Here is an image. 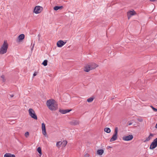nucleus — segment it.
Instances as JSON below:
<instances>
[{
  "instance_id": "1",
  "label": "nucleus",
  "mask_w": 157,
  "mask_h": 157,
  "mask_svg": "<svg viewBox=\"0 0 157 157\" xmlns=\"http://www.w3.org/2000/svg\"><path fill=\"white\" fill-rule=\"evenodd\" d=\"M46 105L48 108L51 111H56L58 109L57 102L53 99L48 100L46 101Z\"/></svg>"
},
{
  "instance_id": "2",
  "label": "nucleus",
  "mask_w": 157,
  "mask_h": 157,
  "mask_svg": "<svg viewBox=\"0 0 157 157\" xmlns=\"http://www.w3.org/2000/svg\"><path fill=\"white\" fill-rule=\"evenodd\" d=\"M8 44L6 41H5L0 49V54L6 53L7 51Z\"/></svg>"
},
{
  "instance_id": "3",
  "label": "nucleus",
  "mask_w": 157,
  "mask_h": 157,
  "mask_svg": "<svg viewBox=\"0 0 157 157\" xmlns=\"http://www.w3.org/2000/svg\"><path fill=\"white\" fill-rule=\"evenodd\" d=\"M118 128L116 127L115 128L114 133L113 135L112 138L110 140L111 142L116 140L117 138L118 137Z\"/></svg>"
},
{
  "instance_id": "4",
  "label": "nucleus",
  "mask_w": 157,
  "mask_h": 157,
  "mask_svg": "<svg viewBox=\"0 0 157 157\" xmlns=\"http://www.w3.org/2000/svg\"><path fill=\"white\" fill-rule=\"evenodd\" d=\"M30 116L34 119H37V116L36 115L35 111L32 109L30 108L28 110Z\"/></svg>"
},
{
  "instance_id": "5",
  "label": "nucleus",
  "mask_w": 157,
  "mask_h": 157,
  "mask_svg": "<svg viewBox=\"0 0 157 157\" xmlns=\"http://www.w3.org/2000/svg\"><path fill=\"white\" fill-rule=\"evenodd\" d=\"M157 146V138L155 139L151 144L150 146V149L153 150Z\"/></svg>"
},
{
  "instance_id": "6",
  "label": "nucleus",
  "mask_w": 157,
  "mask_h": 157,
  "mask_svg": "<svg viewBox=\"0 0 157 157\" xmlns=\"http://www.w3.org/2000/svg\"><path fill=\"white\" fill-rule=\"evenodd\" d=\"M42 7L39 6H36L34 10V12L36 14L40 13L42 10Z\"/></svg>"
},
{
  "instance_id": "7",
  "label": "nucleus",
  "mask_w": 157,
  "mask_h": 157,
  "mask_svg": "<svg viewBox=\"0 0 157 157\" xmlns=\"http://www.w3.org/2000/svg\"><path fill=\"white\" fill-rule=\"evenodd\" d=\"M136 14V13L134 10L129 11L127 13V15L128 19H129L132 16Z\"/></svg>"
},
{
  "instance_id": "8",
  "label": "nucleus",
  "mask_w": 157,
  "mask_h": 157,
  "mask_svg": "<svg viewBox=\"0 0 157 157\" xmlns=\"http://www.w3.org/2000/svg\"><path fill=\"white\" fill-rule=\"evenodd\" d=\"M133 138V136L132 135H129L128 136H125L123 137V140L125 141H129L132 140Z\"/></svg>"
},
{
  "instance_id": "9",
  "label": "nucleus",
  "mask_w": 157,
  "mask_h": 157,
  "mask_svg": "<svg viewBox=\"0 0 157 157\" xmlns=\"http://www.w3.org/2000/svg\"><path fill=\"white\" fill-rule=\"evenodd\" d=\"M66 43V41H63L62 40H60L58 41L57 43V45L58 47L61 48Z\"/></svg>"
},
{
  "instance_id": "10",
  "label": "nucleus",
  "mask_w": 157,
  "mask_h": 157,
  "mask_svg": "<svg viewBox=\"0 0 157 157\" xmlns=\"http://www.w3.org/2000/svg\"><path fill=\"white\" fill-rule=\"evenodd\" d=\"M41 129L42 131V134L45 136L47 135V133L46 131V128L45 124L44 123H42L41 124Z\"/></svg>"
},
{
  "instance_id": "11",
  "label": "nucleus",
  "mask_w": 157,
  "mask_h": 157,
  "mask_svg": "<svg viewBox=\"0 0 157 157\" xmlns=\"http://www.w3.org/2000/svg\"><path fill=\"white\" fill-rule=\"evenodd\" d=\"M155 134L151 133L148 137L146 138L145 140L144 141V142H146L149 141L151 140L152 139V138L155 136Z\"/></svg>"
},
{
  "instance_id": "12",
  "label": "nucleus",
  "mask_w": 157,
  "mask_h": 157,
  "mask_svg": "<svg viewBox=\"0 0 157 157\" xmlns=\"http://www.w3.org/2000/svg\"><path fill=\"white\" fill-rule=\"evenodd\" d=\"M71 110V109H60L59 110V112L62 114H64L70 112Z\"/></svg>"
},
{
  "instance_id": "13",
  "label": "nucleus",
  "mask_w": 157,
  "mask_h": 157,
  "mask_svg": "<svg viewBox=\"0 0 157 157\" xmlns=\"http://www.w3.org/2000/svg\"><path fill=\"white\" fill-rule=\"evenodd\" d=\"M89 65L90 67V69H91V70L94 69L98 66V65L94 63H91Z\"/></svg>"
},
{
  "instance_id": "14",
  "label": "nucleus",
  "mask_w": 157,
  "mask_h": 157,
  "mask_svg": "<svg viewBox=\"0 0 157 157\" xmlns=\"http://www.w3.org/2000/svg\"><path fill=\"white\" fill-rule=\"evenodd\" d=\"M14 154H12L10 153H6L4 155V157H15Z\"/></svg>"
},
{
  "instance_id": "15",
  "label": "nucleus",
  "mask_w": 157,
  "mask_h": 157,
  "mask_svg": "<svg viewBox=\"0 0 157 157\" xmlns=\"http://www.w3.org/2000/svg\"><path fill=\"white\" fill-rule=\"evenodd\" d=\"M25 36L24 34H22L19 35L18 37V39L19 41H20L21 40H23L25 38Z\"/></svg>"
},
{
  "instance_id": "16",
  "label": "nucleus",
  "mask_w": 157,
  "mask_h": 157,
  "mask_svg": "<svg viewBox=\"0 0 157 157\" xmlns=\"http://www.w3.org/2000/svg\"><path fill=\"white\" fill-rule=\"evenodd\" d=\"M90 66L89 64L87 65L85 67L84 69V71L87 72L91 70V69H90Z\"/></svg>"
},
{
  "instance_id": "17",
  "label": "nucleus",
  "mask_w": 157,
  "mask_h": 157,
  "mask_svg": "<svg viewBox=\"0 0 157 157\" xmlns=\"http://www.w3.org/2000/svg\"><path fill=\"white\" fill-rule=\"evenodd\" d=\"M104 150L102 149L98 150L97 152V154L99 155H102L104 153Z\"/></svg>"
},
{
  "instance_id": "18",
  "label": "nucleus",
  "mask_w": 157,
  "mask_h": 157,
  "mask_svg": "<svg viewBox=\"0 0 157 157\" xmlns=\"http://www.w3.org/2000/svg\"><path fill=\"white\" fill-rule=\"evenodd\" d=\"M63 6H55L53 9L55 11H57L59 10H62L63 8Z\"/></svg>"
},
{
  "instance_id": "19",
  "label": "nucleus",
  "mask_w": 157,
  "mask_h": 157,
  "mask_svg": "<svg viewBox=\"0 0 157 157\" xmlns=\"http://www.w3.org/2000/svg\"><path fill=\"white\" fill-rule=\"evenodd\" d=\"M79 121L78 120H73L71 122V124L74 125H77L79 124Z\"/></svg>"
},
{
  "instance_id": "20",
  "label": "nucleus",
  "mask_w": 157,
  "mask_h": 157,
  "mask_svg": "<svg viewBox=\"0 0 157 157\" xmlns=\"http://www.w3.org/2000/svg\"><path fill=\"white\" fill-rule=\"evenodd\" d=\"M61 145H62V142L60 141L56 143V146L58 148H59Z\"/></svg>"
},
{
  "instance_id": "21",
  "label": "nucleus",
  "mask_w": 157,
  "mask_h": 157,
  "mask_svg": "<svg viewBox=\"0 0 157 157\" xmlns=\"http://www.w3.org/2000/svg\"><path fill=\"white\" fill-rule=\"evenodd\" d=\"M67 141L66 140H63L62 142V147H65L67 144Z\"/></svg>"
},
{
  "instance_id": "22",
  "label": "nucleus",
  "mask_w": 157,
  "mask_h": 157,
  "mask_svg": "<svg viewBox=\"0 0 157 157\" xmlns=\"http://www.w3.org/2000/svg\"><path fill=\"white\" fill-rule=\"evenodd\" d=\"M104 131L107 133H109L111 132V130L109 128H106L104 129Z\"/></svg>"
},
{
  "instance_id": "23",
  "label": "nucleus",
  "mask_w": 157,
  "mask_h": 157,
  "mask_svg": "<svg viewBox=\"0 0 157 157\" xmlns=\"http://www.w3.org/2000/svg\"><path fill=\"white\" fill-rule=\"evenodd\" d=\"M37 151L39 153L40 156L42 155L41 150V148L40 147H38L37 149Z\"/></svg>"
},
{
  "instance_id": "24",
  "label": "nucleus",
  "mask_w": 157,
  "mask_h": 157,
  "mask_svg": "<svg viewBox=\"0 0 157 157\" xmlns=\"http://www.w3.org/2000/svg\"><path fill=\"white\" fill-rule=\"evenodd\" d=\"M94 98L93 97H90L87 100V101L88 102H91L94 100Z\"/></svg>"
},
{
  "instance_id": "25",
  "label": "nucleus",
  "mask_w": 157,
  "mask_h": 157,
  "mask_svg": "<svg viewBox=\"0 0 157 157\" xmlns=\"http://www.w3.org/2000/svg\"><path fill=\"white\" fill-rule=\"evenodd\" d=\"M1 80L3 82H5L6 81V79L4 75H2L1 77Z\"/></svg>"
},
{
  "instance_id": "26",
  "label": "nucleus",
  "mask_w": 157,
  "mask_h": 157,
  "mask_svg": "<svg viewBox=\"0 0 157 157\" xmlns=\"http://www.w3.org/2000/svg\"><path fill=\"white\" fill-rule=\"evenodd\" d=\"M47 62L48 61L47 60H44L42 63V64L44 66H45L47 65Z\"/></svg>"
},
{
  "instance_id": "27",
  "label": "nucleus",
  "mask_w": 157,
  "mask_h": 157,
  "mask_svg": "<svg viewBox=\"0 0 157 157\" xmlns=\"http://www.w3.org/2000/svg\"><path fill=\"white\" fill-rule=\"evenodd\" d=\"M29 132H26L25 134V136L26 137H27L29 136Z\"/></svg>"
},
{
  "instance_id": "28",
  "label": "nucleus",
  "mask_w": 157,
  "mask_h": 157,
  "mask_svg": "<svg viewBox=\"0 0 157 157\" xmlns=\"http://www.w3.org/2000/svg\"><path fill=\"white\" fill-rule=\"evenodd\" d=\"M151 107L152 108L153 110L155 112H156L157 111V109L154 108L153 106H151Z\"/></svg>"
},
{
  "instance_id": "29",
  "label": "nucleus",
  "mask_w": 157,
  "mask_h": 157,
  "mask_svg": "<svg viewBox=\"0 0 157 157\" xmlns=\"http://www.w3.org/2000/svg\"><path fill=\"white\" fill-rule=\"evenodd\" d=\"M36 75H37L36 73V72H35L33 74V77L35 76H36Z\"/></svg>"
},
{
  "instance_id": "30",
  "label": "nucleus",
  "mask_w": 157,
  "mask_h": 157,
  "mask_svg": "<svg viewBox=\"0 0 157 157\" xmlns=\"http://www.w3.org/2000/svg\"><path fill=\"white\" fill-rule=\"evenodd\" d=\"M138 120L140 122H142L143 121V120L142 119H139Z\"/></svg>"
},
{
  "instance_id": "31",
  "label": "nucleus",
  "mask_w": 157,
  "mask_h": 157,
  "mask_svg": "<svg viewBox=\"0 0 157 157\" xmlns=\"http://www.w3.org/2000/svg\"><path fill=\"white\" fill-rule=\"evenodd\" d=\"M10 96L11 98H12L13 97V94H11V95H10Z\"/></svg>"
},
{
  "instance_id": "32",
  "label": "nucleus",
  "mask_w": 157,
  "mask_h": 157,
  "mask_svg": "<svg viewBox=\"0 0 157 157\" xmlns=\"http://www.w3.org/2000/svg\"><path fill=\"white\" fill-rule=\"evenodd\" d=\"M157 0H150V1L151 2H154L156 1Z\"/></svg>"
},
{
  "instance_id": "33",
  "label": "nucleus",
  "mask_w": 157,
  "mask_h": 157,
  "mask_svg": "<svg viewBox=\"0 0 157 157\" xmlns=\"http://www.w3.org/2000/svg\"><path fill=\"white\" fill-rule=\"evenodd\" d=\"M155 127L156 128H157V123L156 124Z\"/></svg>"
},
{
  "instance_id": "34",
  "label": "nucleus",
  "mask_w": 157,
  "mask_h": 157,
  "mask_svg": "<svg viewBox=\"0 0 157 157\" xmlns=\"http://www.w3.org/2000/svg\"><path fill=\"white\" fill-rule=\"evenodd\" d=\"M87 157H89V155L88 154H86Z\"/></svg>"
},
{
  "instance_id": "35",
  "label": "nucleus",
  "mask_w": 157,
  "mask_h": 157,
  "mask_svg": "<svg viewBox=\"0 0 157 157\" xmlns=\"http://www.w3.org/2000/svg\"><path fill=\"white\" fill-rule=\"evenodd\" d=\"M132 124V123H129V125H131V124Z\"/></svg>"
},
{
  "instance_id": "36",
  "label": "nucleus",
  "mask_w": 157,
  "mask_h": 157,
  "mask_svg": "<svg viewBox=\"0 0 157 157\" xmlns=\"http://www.w3.org/2000/svg\"><path fill=\"white\" fill-rule=\"evenodd\" d=\"M33 48H32V49H33Z\"/></svg>"
}]
</instances>
